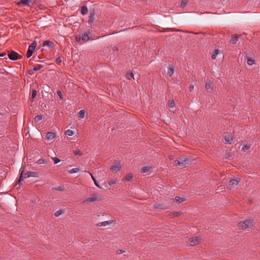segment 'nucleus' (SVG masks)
I'll return each instance as SVG.
<instances>
[{
	"mask_svg": "<svg viewBox=\"0 0 260 260\" xmlns=\"http://www.w3.org/2000/svg\"><path fill=\"white\" fill-rule=\"evenodd\" d=\"M126 76L127 79L128 80L131 79L132 78L134 79V75L133 73H127Z\"/></svg>",
	"mask_w": 260,
	"mask_h": 260,
	"instance_id": "nucleus-32",
	"label": "nucleus"
},
{
	"mask_svg": "<svg viewBox=\"0 0 260 260\" xmlns=\"http://www.w3.org/2000/svg\"><path fill=\"white\" fill-rule=\"evenodd\" d=\"M175 201H176V202H177L178 203H181L184 201V199L183 198L178 197V196H176L175 197Z\"/></svg>",
	"mask_w": 260,
	"mask_h": 260,
	"instance_id": "nucleus-28",
	"label": "nucleus"
},
{
	"mask_svg": "<svg viewBox=\"0 0 260 260\" xmlns=\"http://www.w3.org/2000/svg\"><path fill=\"white\" fill-rule=\"evenodd\" d=\"M37 91L35 89H33L32 90V93H31V99H34L36 95H37Z\"/></svg>",
	"mask_w": 260,
	"mask_h": 260,
	"instance_id": "nucleus-37",
	"label": "nucleus"
},
{
	"mask_svg": "<svg viewBox=\"0 0 260 260\" xmlns=\"http://www.w3.org/2000/svg\"><path fill=\"white\" fill-rule=\"evenodd\" d=\"M175 105V102L173 100H170L169 101V106L170 108L174 107Z\"/></svg>",
	"mask_w": 260,
	"mask_h": 260,
	"instance_id": "nucleus-35",
	"label": "nucleus"
},
{
	"mask_svg": "<svg viewBox=\"0 0 260 260\" xmlns=\"http://www.w3.org/2000/svg\"><path fill=\"white\" fill-rule=\"evenodd\" d=\"M57 94L60 99L62 100L63 99L61 92L60 90L57 91Z\"/></svg>",
	"mask_w": 260,
	"mask_h": 260,
	"instance_id": "nucleus-45",
	"label": "nucleus"
},
{
	"mask_svg": "<svg viewBox=\"0 0 260 260\" xmlns=\"http://www.w3.org/2000/svg\"><path fill=\"white\" fill-rule=\"evenodd\" d=\"M247 63L248 65L251 66L254 63V60L252 58L248 59Z\"/></svg>",
	"mask_w": 260,
	"mask_h": 260,
	"instance_id": "nucleus-34",
	"label": "nucleus"
},
{
	"mask_svg": "<svg viewBox=\"0 0 260 260\" xmlns=\"http://www.w3.org/2000/svg\"><path fill=\"white\" fill-rule=\"evenodd\" d=\"M223 136L226 143L231 144L232 143L233 138L228 133H224Z\"/></svg>",
	"mask_w": 260,
	"mask_h": 260,
	"instance_id": "nucleus-11",
	"label": "nucleus"
},
{
	"mask_svg": "<svg viewBox=\"0 0 260 260\" xmlns=\"http://www.w3.org/2000/svg\"><path fill=\"white\" fill-rule=\"evenodd\" d=\"M24 170H23L20 175L19 178L18 180L17 181L16 184L15 185H17L18 184H20L21 180L22 178L24 177V178H29L30 177H39V174L38 173L36 172H31L28 171L26 172L24 174H23Z\"/></svg>",
	"mask_w": 260,
	"mask_h": 260,
	"instance_id": "nucleus-1",
	"label": "nucleus"
},
{
	"mask_svg": "<svg viewBox=\"0 0 260 260\" xmlns=\"http://www.w3.org/2000/svg\"><path fill=\"white\" fill-rule=\"evenodd\" d=\"M205 87H206L207 90L209 92H211V91H213V86H212V84L211 83L210 80L207 81V82L206 83Z\"/></svg>",
	"mask_w": 260,
	"mask_h": 260,
	"instance_id": "nucleus-13",
	"label": "nucleus"
},
{
	"mask_svg": "<svg viewBox=\"0 0 260 260\" xmlns=\"http://www.w3.org/2000/svg\"><path fill=\"white\" fill-rule=\"evenodd\" d=\"M189 91L190 92L192 91L193 90V89H194V85L193 84H190L189 85Z\"/></svg>",
	"mask_w": 260,
	"mask_h": 260,
	"instance_id": "nucleus-47",
	"label": "nucleus"
},
{
	"mask_svg": "<svg viewBox=\"0 0 260 260\" xmlns=\"http://www.w3.org/2000/svg\"><path fill=\"white\" fill-rule=\"evenodd\" d=\"M111 221H105L103 222H99L98 223H97L96 225L98 226H107L111 224Z\"/></svg>",
	"mask_w": 260,
	"mask_h": 260,
	"instance_id": "nucleus-15",
	"label": "nucleus"
},
{
	"mask_svg": "<svg viewBox=\"0 0 260 260\" xmlns=\"http://www.w3.org/2000/svg\"><path fill=\"white\" fill-rule=\"evenodd\" d=\"M123 252H124V251H123V250H119L118 251V253H123Z\"/></svg>",
	"mask_w": 260,
	"mask_h": 260,
	"instance_id": "nucleus-51",
	"label": "nucleus"
},
{
	"mask_svg": "<svg viewBox=\"0 0 260 260\" xmlns=\"http://www.w3.org/2000/svg\"><path fill=\"white\" fill-rule=\"evenodd\" d=\"M56 63L59 64L61 62V59L60 57H58L56 59Z\"/></svg>",
	"mask_w": 260,
	"mask_h": 260,
	"instance_id": "nucleus-46",
	"label": "nucleus"
},
{
	"mask_svg": "<svg viewBox=\"0 0 260 260\" xmlns=\"http://www.w3.org/2000/svg\"><path fill=\"white\" fill-rule=\"evenodd\" d=\"M43 66L41 64H36L34 66V71L35 72L38 71L41 69L43 68Z\"/></svg>",
	"mask_w": 260,
	"mask_h": 260,
	"instance_id": "nucleus-27",
	"label": "nucleus"
},
{
	"mask_svg": "<svg viewBox=\"0 0 260 260\" xmlns=\"http://www.w3.org/2000/svg\"><path fill=\"white\" fill-rule=\"evenodd\" d=\"M192 159L190 157L186 156H181L177 160V165L180 167H185V166L191 164Z\"/></svg>",
	"mask_w": 260,
	"mask_h": 260,
	"instance_id": "nucleus-2",
	"label": "nucleus"
},
{
	"mask_svg": "<svg viewBox=\"0 0 260 260\" xmlns=\"http://www.w3.org/2000/svg\"><path fill=\"white\" fill-rule=\"evenodd\" d=\"M96 12L94 9L90 10L89 16L88 17V24H91L95 19V15Z\"/></svg>",
	"mask_w": 260,
	"mask_h": 260,
	"instance_id": "nucleus-6",
	"label": "nucleus"
},
{
	"mask_svg": "<svg viewBox=\"0 0 260 260\" xmlns=\"http://www.w3.org/2000/svg\"><path fill=\"white\" fill-rule=\"evenodd\" d=\"M37 162L38 164H45L46 162V161L44 159H40L38 160Z\"/></svg>",
	"mask_w": 260,
	"mask_h": 260,
	"instance_id": "nucleus-44",
	"label": "nucleus"
},
{
	"mask_svg": "<svg viewBox=\"0 0 260 260\" xmlns=\"http://www.w3.org/2000/svg\"><path fill=\"white\" fill-rule=\"evenodd\" d=\"M154 207L156 209H165L164 205L158 203H155Z\"/></svg>",
	"mask_w": 260,
	"mask_h": 260,
	"instance_id": "nucleus-24",
	"label": "nucleus"
},
{
	"mask_svg": "<svg viewBox=\"0 0 260 260\" xmlns=\"http://www.w3.org/2000/svg\"><path fill=\"white\" fill-rule=\"evenodd\" d=\"M239 37L238 35H232V39L230 41L231 43L233 44H235L238 41Z\"/></svg>",
	"mask_w": 260,
	"mask_h": 260,
	"instance_id": "nucleus-18",
	"label": "nucleus"
},
{
	"mask_svg": "<svg viewBox=\"0 0 260 260\" xmlns=\"http://www.w3.org/2000/svg\"><path fill=\"white\" fill-rule=\"evenodd\" d=\"M47 46L49 48H53L54 47V43L52 42H51L50 41H45L43 43V46Z\"/></svg>",
	"mask_w": 260,
	"mask_h": 260,
	"instance_id": "nucleus-17",
	"label": "nucleus"
},
{
	"mask_svg": "<svg viewBox=\"0 0 260 260\" xmlns=\"http://www.w3.org/2000/svg\"><path fill=\"white\" fill-rule=\"evenodd\" d=\"M133 175L132 173H129L127 175H126L124 178V180L126 181H129L132 180V179L133 178Z\"/></svg>",
	"mask_w": 260,
	"mask_h": 260,
	"instance_id": "nucleus-21",
	"label": "nucleus"
},
{
	"mask_svg": "<svg viewBox=\"0 0 260 260\" xmlns=\"http://www.w3.org/2000/svg\"><path fill=\"white\" fill-rule=\"evenodd\" d=\"M88 173L90 174V175L91 176V178L93 180V181H94V183L95 184V185L98 187H100L98 182H97V181L96 180L95 178H94V177L93 176V175L90 173V172H88Z\"/></svg>",
	"mask_w": 260,
	"mask_h": 260,
	"instance_id": "nucleus-26",
	"label": "nucleus"
},
{
	"mask_svg": "<svg viewBox=\"0 0 260 260\" xmlns=\"http://www.w3.org/2000/svg\"><path fill=\"white\" fill-rule=\"evenodd\" d=\"M37 45V43L36 41L32 43L28 47V49L27 51L26 56L27 58L30 57L32 55L34 50Z\"/></svg>",
	"mask_w": 260,
	"mask_h": 260,
	"instance_id": "nucleus-4",
	"label": "nucleus"
},
{
	"mask_svg": "<svg viewBox=\"0 0 260 260\" xmlns=\"http://www.w3.org/2000/svg\"><path fill=\"white\" fill-rule=\"evenodd\" d=\"M34 70H31V71H29V74L30 75H32V74H34Z\"/></svg>",
	"mask_w": 260,
	"mask_h": 260,
	"instance_id": "nucleus-50",
	"label": "nucleus"
},
{
	"mask_svg": "<svg viewBox=\"0 0 260 260\" xmlns=\"http://www.w3.org/2000/svg\"><path fill=\"white\" fill-rule=\"evenodd\" d=\"M0 115H2V113H0Z\"/></svg>",
	"mask_w": 260,
	"mask_h": 260,
	"instance_id": "nucleus-52",
	"label": "nucleus"
},
{
	"mask_svg": "<svg viewBox=\"0 0 260 260\" xmlns=\"http://www.w3.org/2000/svg\"><path fill=\"white\" fill-rule=\"evenodd\" d=\"M73 153L75 155H82V153L79 149L74 151Z\"/></svg>",
	"mask_w": 260,
	"mask_h": 260,
	"instance_id": "nucleus-39",
	"label": "nucleus"
},
{
	"mask_svg": "<svg viewBox=\"0 0 260 260\" xmlns=\"http://www.w3.org/2000/svg\"><path fill=\"white\" fill-rule=\"evenodd\" d=\"M62 213V212L61 210L57 211L55 212L54 215L56 217H58L60 216Z\"/></svg>",
	"mask_w": 260,
	"mask_h": 260,
	"instance_id": "nucleus-42",
	"label": "nucleus"
},
{
	"mask_svg": "<svg viewBox=\"0 0 260 260\" xmlns=\"http://www.w3.org/2000/svg\"><path fill=\"white\" fill-rule=\"evenodd\" d=\"M174 72V68L170 67L167 71V75L169 76H171Z\"/></svg>",
	"mask_w": 260,
	"mask_h": 260,
	"instance_id": "nucleus-22",
	"label": "nucleus"
},
{
	"mask_svg": "<svg viewBox=\"0 0 260 260\" xmlns=\"http://www.w3.org/2000/svg\"><path fill=\"white\" fill-rule=\"evenodd\" d=\"M42 118H43L42 115H38L35 117V120L36 122H39V121L41 120L42 119Z\"/></svg>",
	"mask_w": 260,
	"mask_h": 260,
	"instance_id": "nucleus-33",
	"label": "nucleus"
},
{
	"mask_svg": "<svg viewBox=\"0 0 260 260\" xmlns=\"http://www.w3.org/2000/svg\"><path fill=\"white\" fill-rule=\"evenodd\" d=\"M19 54L17 52L14 51H11L10 53L8 54V57L10 59L12 60H16L19 58Z\"/></svg>",
	"mask_w": 260,
	"mask_h": 260,
	"instance_id": "nucleus-8",
	"label": "nucleus"
},
{
	"mask_svg": "<svg viewBox=\"0 0 260 260\" xmlns=\"http://www.w3.org/2000/svg\"><path fill=\"white\" fill-rule=\"evenodd\" d=\"M89 39V37L87 34L83 33L81 35V40H83V42H87Z\"/></svg>",
	"mask_w": 260,
	"mask_h": 260,
	"instance_id": "nucleus-20",
	"label": "nucleus"
},
{
	"mask_svg": "<svg viewBox=\"0 0 260 260\" xmlns=\"http://www.w3.org/2000/svg\"><path fill=\"white\" fill-rule=\"evenodd\" d=\"M55 136V134L53 132H48L46 135V138L48 140H52Z\"/></svg>",
	"mask_w": 260,
	"mask_h": 260,
	"instance_id": "nucleus-14",
	"label": "nucleus"
},
{
	"mask_svg": "<svg viewBox=\"0 0 260 260\" xmlns=\"http://www.w3.org/2000/svg\"><path fill=\"white\" fill-rule=\"evenodd\" d=\"M75 40L77 42H80L81 40V36L79 35H76L75 37Z\"/></svg>",
	"mask_w": 260,
	"mask_h": 260,
	"instance_id": "nucleus-43",
	"label": "nucleus"
},
{
	"mask_svg": "<svg viewBox=\"0 0 260 260\" xmlns=\"http://www.w3.org/2000/svg\"><path fill=\"white\" fill-rule=\"evenodd\" d=\"M99 197L97 194H92L87 199L84 200V203L86 202H94L97 200H98Z\"/></svg>",
	"mask_w": 260,
	"mask_h": 260,
	"instance_id": "nucleus-10",
	"label": "nucleus"
},
{
	"mask_svg": "<svg viewBox=\"0 0 260 260\" xmlns=\"http://www.w3.org/2000/svg\"><path fill=\"white\" fill-rule=\"evenodd\" d=\"M118 49L117 47H116V46H114V47H113V50L114 51H118Z\"/></svg>",
	"mask_w": 260,
	"mask_h": 260,
	"instance_id": "nucleus-48",
	"label": "nucleus"
},
{
	"mask_svg": "<svg viewBox=\"0 0 260 260\" xmlns=\"http://www.w3.org/2000/svg\"><path fill=\"white\" fill-rule=\"evenodd\" d=\"M252 226V221L251 220H245L241 221L238 224V226L243 229L250 228Z\"/></svg>",
	"mask_w": 260,
	"mask_h": 260,
	"instance_id": "nucleus-3",
	"label": "nucleus"
},
{
	"mask_svg": "<svg viewBox=\"0 0 260 260\" xmlns=\"http://www.w3.org/2000/svg\"><path fill=\"white\" fill-rule=\"evenodd\" d=\"M116 180L114 179H111V180H109V182H108V184L110 185H112L114 184H115L116 183Z\"/></svg>",
	"mask_w": 260,
	"mask_h": 260,
	"instance_id": "nucleus-40",
	"label": "nucleus"
},
{
	"mask_svg": "<svg viewBox=\"0 0 260 260\" xmlns=\"http://www.w3.org/2000/svg\"><path fill=\"white\" fill-rule=\"evenodd\" d=\"M188 3V0H182L180 7L184 8Z\"/></svg>",
	"mask_w": 260,
	"mask_h": 260,
	"instance_id": "nucleus-31",
	"label": "nucleus"
},
{
	"mask_svg": "<svg viewBox=\"0 0 260 260\" xmlns=\"http://www.w3.org/2000/svg\"><path fill=\"white\" fill-rule=\"evenodd\" d=\"M35 0H20L18 3V5H23L24 6H30L32 5Z\"/></svg>",
	"mask_w": 260,
	"mask_h": 260,
	"instance_id": "nucleus-7",
	"label": "nucleus"
},
{
	"mask_svg": "<svg viewBox=\"0 0 260 260\" xmlns=\"http://www.w3.org/2000/svg\"><path fill=\"white\" fill-rule=\"evenodd\" d=\"M53 160L54 164H57V163L60 161V160L57 157L53 158Z\"/></svg>",
	"mask_w": 260,
	"mask_h": 260,
	"instance_id": "nucleus-41",
	"label": "nucleus"
},
{
	"mask_svg": "<svg viewBox=\"0 0 260 260\" xmlns=\"http://www.w3.org/2000/svg\"><path fill=\"white\" fill-rule=\"evenodd\" d=\"M79 169L78 168H73L69 171L70 173H75L78 172Z\"/></svg>",
	"mask_w": 260,
	"mask_h": 260,
	"instance_id": "nucleus-38",
	"label": "nucleus"
},
{
	"mask_svg": "<svg viewBox=\"0 0 260 260\" xmlns=\"http://www.w3.org/2000/svg\"><path fill=\"white\" fill-rule=\"evenodd\" d=\"M250 147V144H246L245 145H244L242 148V150L243 151V152H245L247 150H248V149H249V148Z\"/></svg>",
	"mask_w": 260,
	"mask_h": 260,
	"instance_id": "nucleus-29",
	"label": "nucleus"
},
{
	"mask_svg": "<svg viewBox=\"0 0 260 260\" xmlns=\"http://www.w3.org/2000/svg\"><path fill=\"white\" fill-rule=\"evenodd\" d=\"M52 189L53 190H57V191H62L64 189V187H63V186H58L57 187H53Z\"/></svg>",
	"mask_w": 260,
	"mask_h": 260,
	"instance_id": "nucleus-23",
	"label": "nucleus"
},
{
	"mask_svg": "<svg viewBox=\"0 0 260 260\" xmlns=\"http://www.w3.org/2000/svg\"><path fill=\"white\" fill-rule=\"evenodd\" d=\"M79 117L80 118H83L85 116V111L83 110H80L78 113Z\"/></svg>",
	"mask_w": 260,
	"mask_h": 260,
	"instance_id": "nucleus-30",
	"label": "nucleus"
},
{
	"mask_svg": "<svg viewBox=\"0 0 260 260\" xmlns=\"http://www.w3.org/2000/svg\"><path fill=\"white\" fill-rule=\"evenodd\" d=\"M65 133H66V135H67L69 136H71L74 134L73 131L71 130V129H68L67 131H66Z\"/></svg>",
	"mask_w": 260,
	"mask_h": 260,
	"instance_id": "nucleus-36",
	"label": "nucleus"
},
{
	"mask_svg": "<svg viewBox=\"0 0 260 260\" xmlns=\"http://www.w3.org/2000/svg\"><path fill=\"white\" fill-rule=\"evenodd\" d=\"M88 12V8L86 6H83L81 8V13L82 15H84Z\"/></svg>",
	"mask_w": 260,
	"mask_h": 260,
	"instance_id": "nucleus-19",
	"label": "nucleus"
},
{
	"mask_svg": "<svg viewBox=\"0 0 260 260\" xmlns=\"http://www.w3.org/2000/svg\"><path fill=\"white\" fill-rule=\"evenodd\" d=\"M150 169H151V167H143L141 169V172L143 173L148 172L150 170Z\"/></svg>",
	"mask_w": 260,
	"mask_h": 260,
	"instance_id": "nucleus-25",
	"label": "nucleus"
},
{
	"mask_svg": "<svg viewBox=\"0 0 260 260\" xmlns=\"http://www.w3.org/2000/svg\"><path fill=\"white\" fill-rule=\"evenodd\" d=\"M202 241V239L199 237H193L190 238L188 242V245L189 246H194L196 245Z\"/></svg>",
	"mask_w": 260,
	"mask_h": 260,
	"instance_id": "nucleus-5",
	"label": "nucleus"
},
{
	"mask_svg": "<svg viewBox=\"0 0 260 260\" xmlns=\"http://www.w3.org/2000/svg\"><path fill=\"white\" fill-rule=\"evenodd\" d=\"M221 53V51L219 50V49H215L214 50H213V52H212V58L213 59H216V57H217V55L219 54V53Z\"/></svg>",
	"mask_w": 260,
	"mask_h": 260,
	"instance_id": "nucleus-16",
	"label": "nucleus"
},
{
	"mask_svg": "<svg viewBox=\"0 0 260 260\" xmlns=\"http://www.w3.org/2000/svg\"><path fill=\"white\" fill-rule=\"evenodd\" d=\"M6 55V52H3V53H0V57L5 56Z\"/></svg>",
	"mask_w": 260,
	"mask_h": 260,
	"instance_id": "nucleus-49",
	"label": "nucleus"
},
{
	"mask_svg": "<svg viewBox=\"0 0 260 260\" xmlns=\"http://www.w3.org/2000/svg\"><path fill=\"white\" fill-rule=\"evenodd\" d=\"M121 169V165L119 162L115 161L113 165L111 167L110 169L113 172H116L120 170Z\"/></svg>",
	"mask_w": 260,
	"mask_h": 260,
	"instance_id": "nucleus-9",
	"label": "nucleus"
},
{
	"mask_svg": "<svg viewBox=\"0 0 260 260\" xmlns=\"http://www.w3.org/2000/svg\"><path fill=\"white\" fill-rule=\"evenodd\" d=\"M240 179H233L230 181L229 185L230 186V188L235 187L237 186L239 183Z\"/></svg>",
	"mask_w": 260,
	"mask_h": 260,
	"instance_id": "nucleus-12",
	"label": "nucleus"
}]
</instances>
